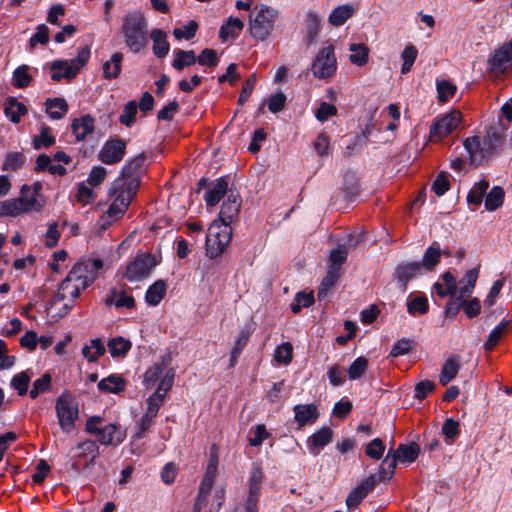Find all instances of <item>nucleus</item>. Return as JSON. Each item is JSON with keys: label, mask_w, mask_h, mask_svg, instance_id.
I'll list each match as a JSON object with an SVG mask.
<instances>
[{"label": "nucleus", "mask_w": 512, "mask_h": 512, "mask_svg": "<svg viewBox=\"0 0 512 512\" xmlns=\"http://www.w3.org/2000/svg\"><path fill=\"white\" fill-rule=\"evenodd\" d=\"M153 41V53L158 58L165 57L169 52V43L166 39V33L161 29H154L150 33Z\"/></svg>", "instance_id": "24"}, {"label": "nucleus", "mask_w": 512, "mask_h": 512, "mask_svg": "<svg viewBox=\"0 0 512 512\" xmlns=\"http://www.w3.org/2000/svg\"><path fill=\"white\" fill-rule=\"evenodd\" d=\"M90 57V50L88 47H83L79 50L76 58L69 61H54L51 65L53 71L51 78L54 81H59L61 78L68 80L74 78L77 73L82 69Z\"/></svg>", "instance_id": "5"}, {"label": "nucleus", "mask_w": 512, "mask_h": 512, "mask_svg": "<svg viewBox=\"0 0 512 512\" xmlns=\"http://www.w3.org/2000/svg\"><path fill=\"white\" fill-rule=\"evenodd\" d=\"M293 346L289 342H285L278 346L274 353V359L278 364L287 365L292 361Z\"/></svg>", "instance_id": "50"}, {"label": "nucleus", "mask_w": 512, "mask_h": 512, "mask_svg": "<svg viewBox=\"0 0 512 512\" xmlns=\"http://www.w3.org/2000/svg\"><path fill=\"white\" fill-rule=\"evenodd\" d=\"M85 289L86 286L69 272L60 284L58 292L54 297V303L63 301L64 308L69 310L73 306L74 300L80 295L81 291Z\"/></svg>", "instance_id": "9"}, {"label": "nucleus", "mask_w": 512, "mask_h": 512, "mask_svg": "<svg viewBox=\"0 0 512 512\" xmlns=\"http://www.w3.org/2000/svg\"><path fill=\"white\" fill-rule=\"evenodd\" d=\"M460 368V357L458 355L450 356L442 366L439 375L440 384L446 386L450 383L457 376Z\"/></svg>", "instance_id": "19"}, {"label": "nucleus", "mask_w": 512, "mask_h": 512, "mask_svg": "<svg viewBox=\"0 0 512 512\" xmlns=\"http://www.w3.org/2000/svg\"><path fill=\"white\" fill-rule=\"evenodd\" d=\"M418 51L415 46L409 45L407 46L401 54L403 59V65L401 68V73L406 74L411 70L412 65L414 64Z\"/></svg>", "instance_id": "56"}, {"label": "nucleus", "mask_w": 512, "mask_h": 512, "mask_svg": "<svg viewBox=\"0 0 512 512\" xmlns=\"http://www.w3.org/2000/svg\"><path fill=\"white\" fill-rule=\"evenodd\" d=\"M126 151V143L120 139L107 141L99 153V159L108 165L122 160Z\"/></svg>", "instance_id": "14"}, {"label": "nucleus", "mask_w": 512, "mask_h": 512, "mask_svg": "<svg viewBox=\"0 0 512 512\" xmlns=\"http://www.w3.org/2000/svg\"><path fill=\"white\" fill-rule=\"evenodd\" d=\"M368 367V361L364 357H358L349 367L348 376L351 380H356L364 375Z\"/></svg>", "instance_id": "55"}, {"label": "nucleus", "mask_w": 512, "mask_h": 512, "mask_svg": "<svg viewBox=\"0 0 512 512\" xmlns=\"http://www.w3.org/2000/svg\"><path fill=\"white\" fill-rule=\"evenodd\" d=\"M313 303V292H300L295 296L294 302L291 304V310L294 314H297L301 311L302 308L310 307Z\"/></svg>", "instance_id": "51"}, {"label": "nucleus", "mask_w": 512, "mask_h": 512, "mask_svg": "<svg viewBox=\"0 0 512 512\" xmlns=\"http://www.w3.org/2000/svg\"><path fill=\"white\" fill-rule=\"evenodd\" d=\"M508 324V321L502 322L489 334L487 341L484 344V349L486 351H491L498 344V342L504 335L505 329L508 326Z\"/></svg>", "instance_id": "54"}, {"label": "nucleus", "mask_w": 512, "mask_h": 512, "mask_svg": "<svg viewBox=\"0 0 512 512\" xmlns=\"http://www.w3.org/2000/svg\"><path fill=\"white\" fill-rule=\"evenodd\" d=\"M478 272V268H473L467 271L463 279L460 281L461 286L457 291L459 299L470 296L478 279Z\"/></svg>", "instance_id": "27"}, {"label": "nucleus", "mask_w": 512, "mask_h": 512, "mask_svg": "<svg viewBox=\"0 0 512 512\" xmlns=\"http://www.w3.org/2000/svg\"><path fill=\"white\" fill-rule=\"evenodd\" d=\"M392 453L399 461L411 463L418 457L420 446L415 442L408 445L400 444L396 450L392 449Z\"/></svg>", "instance_id": "25"}, {"label": "nucleus", "mask_w": 512, "mask_h": 512, "mask_svg": "<svg viewBox=\"0 0 512 512\" xmlns=\"http://www.w3.org/2000/svg\"><path fill=\"white\" fill-rule=\"evenodd\" d=\"M98 388L107 393H119L125 388V381L121 376L111 375L98 383Z\"/></svg>", "instance_id": "35"}, {"label": "nucleus", "mask_w": 512, "mask_h": 512, "mask_svg": "<svg viewBox=\"0 0 512 512\" xmlns=\"http://www.w3.org/2000/svg\"><path fill=\"white\" fill-rule=\"evenodd\" d=\"M228 189V182L225 178H220L216 181L213 187L206 193L205 201L208 206H215L226 194Z\"/></svg>", "instance_id": "26"}, {"label": "nucleus", "mask_w": 512, "mask_h": 512, "mask_svg": "<svg viewBox=\"0 0 512 512\" xmlns=\"http://www.w3.org/2000/svg\"><path fill=\"white\" fill-rule=\"evenodd\" d=\"M420 268L421 264L419 262H410L397 267L396 276L398 281L402 283L403 289H406L408 281L419 272Z\"/></svg>", "instance_id": "30"}, {"label": "nucleus", "mask_w": 512, "mask_h": 512, "mask_svg": "<svg viewBox=\"0 0 512 512\" xmlns=\"http://www.w3.org/2000/svg\"><path fill=\"white\" fill-rule=\"evenodd\" d=\"M488 187L489 183L485 180H481L480 182L476 183L470 190L467 196V201L470 204L480 205L483 201V196L485 195Z\"/></svg>", "instance_id": "48"}, {"label": "nucleus", "mask_w": 512, "mask_h": 512, "mask_svg": "<svg viewBox=\"0 0 512 512\" xmlns=\"http://www.w3.org/2000/svg\"><path fill=\"white\" fill-rule=\"evenodd\" d=\"M337 68V61L334 56L332 45L323 47L312 63L311 71L317 78L324 79L334 75Z\"/></svg>", "instance_id": "7"}, {"label": "nucleus", "mask_w": 512, "mask_h": 512, "mask_svg": "<svg viewBox=\"0 0 512 512\" xmlns=\"http://www.w3.org/2000/svg\"><path fill=\"white\" fill-rule=\"evenodd\" d=\"M52 377L49 373H45L41 378L33 382V387L30 391V397L35 399L39 394L49 391L51 388Z\"/></svg>", "instance_id": "52"}, {"label": "nucleus", "mask_w": 512, "mask_h": 512, "mask_svg": "<svg viewBox=\"0 0 512 512\" xmlns=\"http://www.w3.org/2000/svg\"><path fill=\"white\" fill-rule=\"evenodd\" d=\"M164 369V365L161 363H156L150 368H148V370L144 374V385L146 389L153 388V386L156 384L158 380L161 381V379L163 378L162 375Z\"/></svg>", "instance_id": "42"}, {"label": "nucleus", "mask_w": 512, "mask_h": 512, "mask_svg": "<svg viewBox=\"0 0 512 512\" xmlns=\"http://www.w3.org/2000/svg\"><path fill=\"white\" fill-rule=\"evenodd\" d=\"M442 251L438 246H430L424 253L421 267L432 270L439 262Z\"/></svg>", "instance_id": "43"}, {"label": "nucleus", "mask_w": 512, "mask_h": 512, "mask_svg": "<svg viewBox=\"0 0 512 512\" xmlns=\"http://www.w3.org/2000/svg\"><path fill=\"white\" fill-rule=\"evenodd\" d=\"M58 423L63 432L70 433L78 419V405L68 393L61 394L56 401Z\"/></svg>", "instance_id": "6"}, {"label": "nucleus", "mask_w": 512, "mask_h": 512, "mask_svg": "<svg viewBox=\"0 0 512 512\" xmlns=\"http://www.w3.org/2000/svg\"><path fill=\"white\" fill-rule=\"evenodd\" d=\"M340 276H341V273L338 272L337 268H335V267L328 268L327 275L322 280V282L319 286V289H318V293H317L318 300H322L327 296L328 291L332 287H334V285L339 280Z\"/></svg>", "instance_id": "34"}, {"label": "nucleus", "mask_w": 512, "mask_h": 512, "mask_svg": "<svg viewBox=\"0 0 512 512\" xmlns=\"http://www.w3.org/2000/svg\"><path fill=\"white\" fill-rule=\"evenodd\" d=\"M126 46L138 53L147 45V20L140 12H131L123 19L121 27Z\"/></svg>", "instance_id": "1"}, {"label": "nucleus", "mask_w": 512, "mask_h": 512, "mask_svg": "<svg viewBox=\"0 0 512 512\" xmlns=\"http://www.w3.org/2000/svg\"><path fill=\"white\" fill-rule=\"evenodd\" d=\"M232 229L225 222L213 221L206 235V252L210 258L221 255L229 245Z\"/></svg>", "instance_id": "4"}, {"label": "nucleus", "mask_w": 512, "mask_h": 512, "mask_svg": "<svg viewBox=\"0 0 512 512\" xmlns=\"http://www.w3.org/2000/svg\"><path fill=\"white\" fill-rule=\"evenodd\" d=\"M97 440L102 445H118L124 440V434L115 424H108L101 428L97 435Z\"/></svg>", "instance_id": "20"}, {"label": "nucleus", "mask_w": 512, "mask_h": 512, "mask_svg": "<svg viewBox=\"0 0 512 512\" xmlns=\"http://www.w3.org/2000/svg\"><path fill=\"white\" fill-rule=\"evenodd\" d=\"M45 205L46 198L44 196L33 195L30 186L23 185L18 198L0 203V215L15 217L32 211L40 212Z\"/></svg>", "instance_id": "2"}, {"label": "nucleus", "mask_w": 512, "mask_h": 512, "mask_svg": "<svg viewBox=\"0 0 512 512\" xmlns=\"http://www.w3.org/2000/svg\"><path fill=\"white\" fill-rule=\"evenodd\" d=\"M123 54L115 52L111 59L103 64V75L106 79H115L119 76L122 68Z\"/></svg>", "instance_id": "29"}, {"label": "nucleus", "mask_w": 512, "mask_h": 512, "mask_svg": "<svg viewBox=\"0 0 512 512\" xmlns=\"http://www.w3.org/2000/svg\"><path fill=\"white\" fill-rule=\"evenodd\" d=\"M105 353V347L101 340L96 338L91 340L90 345L84 346L82 354L89 362L96 361L101 355Z\"/></svg>", "instance_id": "40"}, {"label": "nucleus", "mask_w": 512, "mask_h": 512, "mask_svg": "<svg viewBox=\"0 0 512 512\" xmlns=\"http://www.w3.org/2000/svg\"><path fill=\"white\" fill-rule=\"evenodd\" d=\"M4 112L12 122L18 123L21 117L27 113V108L23 103L12 97L8 99Z\"/></svg>", "instance_id": "32"}, {"label": "nucleus", "mask_w": 512, "mask_h": 512, "mask_svg": "<svg viewBox=\"0 0 512 512\" xmlns=\"http://www.w3.org/2000/svg\"><path fill=\"white\" fill-rule=\"evenodd\" d=\"M45 106L48 115L55 120L62 119L68 111V104L63 98L47 99Z\"/></svg>", "instance_id": "28"}, {"label": "nucleus", "mask_w": 512, "mask_h": 512, "mask_svg": "<svg viewBox=\"0 0 512 512\" xmlns=\"http://www.w3.org/2000/svg\"><path fill=\"white\" fill-rule=\"evenodd\" d=\"M294 412L295 420L299 427H303L308 423H314L319 417L318 409L314 404L296 405Z\"/></svg>", "instance_id": "21"}, {"label": "nucleus", "mask_w": 512, "mask_h": 512, "mask_svg": "<svg viewBox=\"0 0 512 512\" xmlns=\"http://www.w3.org/2000/svg\"><path fill=\"white\" fill-rule=\"evenodd\" d=\"M131 348V342L122 337L113 338L108 342V349L113 357L125 355Z\"/></svg>", "instance_id": "46"}, {"label": "nucleus", "mask_w": 512, "mask_h": 512, "mask_svg": "<svg viewBox=\"0 0 512 512\" xmlns=\"http://www.w3.org/2000/svg\"><path fill=\"white\" fill-rule=\"evenodd\" d=\"M175 372L173 369H168L163 378L158 384L156 391L148 398L146 413L150 416L156 417L160 407L162 406L165 396L172 388L174 382Z\"/></svg>", "instance_id": "11"}, {"label": "nucleus", "mask_w": 512, "mask_h": 512, "mask_svg": "<svg viewBox=\"0 0 512 512\" xmlns=\"http://www.w3.org/2000/svg\"><path fill=\"white\" fill-rule=\"evenodd\" d=\"M55 138L50 134V128L47 126L42 127L39 136L33 140L34 147L40 149L42 146L49 147L54 144Z\"/></svg>", "instance_id": "63"}, {"label": "nucleus", "mask_w": 512, "mask_h": 512, "mask_svg": "<svg viewBox=\"0 0 512 512\" xmlns=\"http://www.w3.org/2000/svg\"><path fill=\"white\" fill-rule=\"evenodd\" d=\"M102 267L101 259H81L73 266L70 273L87 288L97 279Z\"/></svg>", "instance_id": "10"}, {"label": "nucleus", "mask_w": 512, "mask_h": 512, "mask_svg": "<svg viewBox=\"0 0 512 512\" xmlns=\"http://www.w3.org/2000/svg\"><path fill=\"white\" fill-rule=\"evenodd\" d=\"M126 186L122 180H115L112 187V195L115 196L113 202L120 206V211L127 210L133 197L137 193V182L132 179Z\"/></svg>", "instance_id": "13"}, {"label": "nucleus", "mask_w": 512, "mask_h": 512, "mask_svg": "<svg viewBox=\"0 0 512 512\" xmlns=\"http://www.w3.org/2000/svg\"><path fill=\"white\" fill-rule=\"evenodd\" d=\"M156 265V259L151 254L138 255L127 265L124 277L130 282L141 281L150 275Z\"/></svg>", "instance_id": "8"}, {"label": "nucleus", "mask_w": 512, "mask_h": 512, "mask_svg": "<svg viewBox=\"0 0 512 512\" xmlns=\"http://www.w3.org/2000/svg\"><path fill=\"white\" fill-rule=\"evenodd\" d=\"M462 118L460 111L454 110L435 121L430 127V138L434 142L448 136L458 126Z\"/></svg>", "instance_id": "12"}, {"label": "nucleus", "mask_w": 512, "mask_h": 512, "mask_svg": "<svg viewBox=\"0 0 512 512\" xmlns=\"http://www.w3.org/2000/svg\"><path fill=\"white\" fill-rule=\"evenodd\" d=\"M145 155L140 154L132 159L122 170V174L116 180H122L126 186H130L129 183L132 179L137 182V189L140 186V173L144 168Z\"/></svg>", "instance_id": "17"}, {"label": "nucleus", "mask_w": 512, "mask_h": 512, "mask_svg": "<svg viewBox=\"0 0 512 512\" xmlns=\"http://www.w3.org/2000/svg\"><path fill=\"white\" fill-rule=\"evenodd\" d=\"M197 29H198V23L194 20H191L188 23V25H185L181 28H175L173 31V35L177 39L184 38V39L190 40L195 36Z\"/></svg>", "instance_id": "60"}, {"label": "nucleus", "mask_w": 512, "mask_h": 512, "mask_svg": "<svg viewBox=\"0 0 512 512\" xmlns=\"http://www.w3.org/2000/svg\"><path fill=\"white\" fill-rule=\"evenodd\" d=\"M429 305L428 300L423 295L409 296L407 301V310L409 314H425L428 312Z\"/></svg>", "instance_id": "37"}, {"label": "nucleus", "mask_w": 512, "mask_h": 512, "mask_svg": "<svg viewBox=\"0 0 512 512\" xmlns=\"http://www.w3.org/2000/svg\"><path fill=\"white\" fill-rule=\"evenodd\" d=\"M241 198L239 195L230 194L221 205L219 212V222H225L230 225L238 217L241 208Z\"/></svg>", "instance_id": "18"}, {"label": "nucleus", "mask_w": 512, "mask_h": 512, "mask_svg": "<svg viewBox=\"0 0 512 512\" xmlns=\"http://www.w3.org/2000/svg\"><path fill=\"white\" fill-rule=\"evenodd\" d=\"M449 188L450 183L447 174L445 172L439 173L432 184V190L437 196H442Z\"/></svg>", "instance_id": "64"}, {"label": "nucleus", "mask_w": 512, "mask_h": 512, "mask_svg": "<svg viewBox=\"0 0 512 512\" xmlns=\"http://www.w3.org/2000/svg\"><path fill=\"white\" fill-rule=\"evenodd\" d=\"M278 11L270 6L256 5L249 15L248 29L256 40H266L274 28Z\"/></svg>", "instance_id": "3"}, {"label": "nucleus", "mask_w": 512, "mask_h": 512, "mask_svg": "<svg viewBox=\"0 0 512 512\" xmlns=\"http://www.w3.org/2000/svg\"><path fill=\"white\" fill-rule=\"evenodd\" d=\"M77 449L80 451L77 457L79 458H87L89 459V464H93L95 459L99 456V448L94 441L86 440L80 443L77 446Z\"/></svg>", "instance_id": "45"}, {"label": "nucleus", "mask_w": 512, "mask_h": 512, "mask_svg": "<svg viewBox=\"0 0 512 512\" xmlns=\"http://www.w3.org/2000/svg\"><path fill=\"white\" fill-rule=\"evenodd\" d=\"M457 91V86L449 81L441 80L437 82L438 100L441 103L448 102L454 97Z\"/></svg>", "instance_id": "47"}, {"label": "nucleus", "mask_w": 512, "mask_h": 512, "mask_svg": "<svg viewBox=\"0 0 512 512\" xmlns=\"http://www.w3.org/2000/svg\"><path fill=\"white\" fill-rule=\"evenodd\" d=\"M196 55L193 50L190 51H184V50H178L176 51V57L173 60L172 66L178 70L181 71L184 69V67L194 65L196 63Z\"/></svg>", "instance_id": "38"}, {"label": "nucleus", "mask_w": 512, "mask_h": 512, "mask_svg": "<svg viewBox=\"0 0 512 512\" xmlns=\"http://www.w3.org/2000/svg\"><path fill=\"white\" fill-rule=\"evenodd\" d=\"M512 61V42L506 43L497 49L489 60L491 74L495 77L505 73L508 63Z\"/></svg>", "instance_id": "15"}, {"label": "nucleus", "mask_w": 512, "mask_h": 512, "mask_svg": "<svg viewBox=\"0 0 512 512\" xmlns=\"http://www.w3.org/2000/svg\"><path fill=\"white\" fill-rule=\"evenodd\" d=\"M25 163V156L20 152H12L7 154L2 169L5 171H15L23 166Z\"/></svg>", "instance_id": "53"}, {"label": "nucleus", "mask_w": 512, "mask_h": 512, "mask_svg": "<svg viewBox=\"0 0 512 512\" xmlns=\"http://www.w3.org/2000/svg\"><path fill=\"white\" fill-rule=\"evenodd\" d=\"M136 114L137 104L135 101H130L125 105L123 113L120 115L119 121L125 126H130L135 121Z\"/></svg>", "instance_id": "61"}, {"label": "nucleus", "mask_w": 512, "mask_h": 512, "mask_svg": "<svg viewBox=\"0 0 512 512\" xmlns=\"http://www.w3.org/2000/svg\"><path fill=\"white\" fill-rule=\"evenodd\" d=\"M347 253V249L342 246L333 249L329 255V268L335 267L337 268L338 272L341 273V265L346 261Z\"/></svg>", "instance_id": "57"}, {"label": "nucleus", "mask_w": 512, "mask_h": 512, "mask_svg": "<svg viewBox=\"0 0 512 512\" xmlns=\"http://www.w3.org/2000/svg\"><path fill=\"white\" fill-rule=\"evenodd\" d=\"M504 190L499 186H495L491 189V191L487 194L485 199V207L489 211H494L499 208L504 200Z\"/></svg>", "instance_id": "41"}, {"label": "nucleus", "mask_w": 512, "mask_h": 512, "mask_svg": "<svg viewBox=\"0 0 512 512\" xmlns=\"http://www.w3.org/2000/svg\"><path fill=\"white\" fill-rule=\"evenodd\" d=\"M385 450V446L381 439L375 438L366 445V455L374 460H379Z\"/></svg>", "instance_id": "59"}, {"label": "nucleus", "mask_w": 512, "mask_h": 512, "mask_svg": "<svg viewBox=\"0 0 512 512\" xmlns=\"http://www.w3.org/2000/svg\"><path fill=\"white\" fill-rule=\"evenodd\" d=\"M350 61L358 66H362L368 61L369 49L364 44H351L350 45Z\"/></svg>", "instance_id": "44"}, {"label": "nucleus", "mask_w": 512, "mask_h": 512, "mask_svg": "<svg viewBox=\"0 0 512 512\" xmlns=\"http://www.w3.org/2000/svg\"><path fill=\"white\" fill-rule=\"evenodd\" d=\"M72 131L78 141L85 139V137L92 133L94 130V119L91 115H84L80 119L73 120L71 124Z\"/></svg>", "instance_id": "23"}, {"label": "nucleus", "mask_w": 512, "mask_h": 512, "mask_svg": "<svg viewBox=\"0 0 512 512\" xmlns=\"http://www.w3.org/2000/svg\"><path fill=\"white\" fill-rule=\"evenodd\" d=\"M333 432L328 427H323L308 439V446L313 454H318L320 449L332 441Z\"/></svg>", "instance_id": "22"}, {"label": "nucleus", "mask_w": 512, "mask_h": 512, "mask_svg": "<svg viewBox=\"0 0 512 512\" xmlns=\"http://www.w3.org/2000/svg\"><path fill=\"white\" fill-rule=\"evenodd\" d=\"M167 290V285L163 280H157L153 283L146 292V302L149 305L155 306L160 303L164 298Z\"/></svg>", "instance_id": "31"}, {"label": "nucleus", "mask_w": 512, "mask_h": 512, "mask_svg": "<svg viewBox=\"0 0 512 512\" xmlns=\"http://www.w3.org/2000/svg\"><path fill=\"white\" fill-rule=\"evenodd\" d=\"M105 303L108 306L114 304L116 307L133 308L135 306V300L132 296H128L124 292L118 293L116 290L111 291V296L105 300Z\"/></svg>", "instance_id": "39"}, {"label": "nucleus", "mask_w": 512, "mask_h": 512, "mask_svg": "<svg viewBox=\"0 0 512 512\" xmlns=\"http://www.w3.org/2000/svg\"><path fill=\"white\" fill-rule=\"evenodd\" d=\"M264 474L260 467H255L251 473L249 479V493L252 495H259L261 483L263 480Z\"/></svg>", "instance_id": "62"}, {"label": "nucleus", "mask_w": 512, "mask_h": 512, "mask_svg": "<svg viewBox=\"0 0 512 512\" xmlns=\"http://www.w3.org/2000/svg\"><path fill=\"white\" fill-rule=\"evenodd\" d=\"M29 383L30 376L26 371L14 375L11 380V386L17 391L18 395L20 396H24L27 394Z\"/></svg>", "instance_id": "49"}, {"label": "nucleus", "mask_w": 512, "mask_h": 512, "mask_svg": "<svg viewBox=\"0 0 512 512\" xmlns=\"http://www.w3.org/2000/svg\"><path fill=\"white\" fill-rule=\"evenodd\" d=\"M377 483L375 475L368 476L363 482L357 485L348 495L346 506L349 510L356 508L362 500L374 489Z\"/></svg>", "instance_id": "16"}, {"label": "nucleus", "mask_w": 512, "mask_h": 512, "mask_svg": "<svg viewBox=\"0 0 512 512\" xmlns=\"http://www.w3.org/2000/svg\"><path fill=\"white\" fill-rule=\"evenodd\" d=\"M354 14L353 6L349 4L336 7L329 16V23L332 26L343 25Z\"/></svg>", "instance_id": "33"}, {"label": "nucleus", "mask_w": 512, "mask_h": 512, "mask_svg": "<svg viewBox=\"0 0 512 512\" xmlns=\"http://www.w3.org/2000/svg\"><path fill=\"white\" fill-rule=\"evenodd\" d=\"M13 80L14 86H16L17 88L27 87L32 80L31 75L28 73V67L25 65L18 67L14 71Z\"/></svg>", "instance_id": "58"}, {"label": "nucleus", "mask_w": 512, "mask_h": 512, "mask_svg": "<svg viewBox=\"0 0 512 512\" xmlns=\"http://www.w3.org/2000/svg\"><path fill=\"white\" fill-rule=\"evenodd\" d=\"M398 459L392 453V449H389L386 457L382 461V464L379 469V477L378 480L385 481L387 479H391L395 473V469L397 466Z\"/></svg>", "instance_id": "36"}]
</instances>
